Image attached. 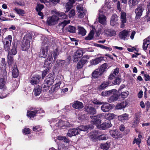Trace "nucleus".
Instances as JSON below:
<instances>
[{
	"instance_id": "13",
	"label": "nucleus",
	"mask_w": 150,
	"mask_h": 150,
	"mask_svg": "<svg viewBox=\"0 0 150 150\" xmlns=\"http://www.w3.org/2000/svg\"><path fill=\"white\" fill-rule=\"evenodd\" d=\"M109 133L111 136L115 139H118L122 137V135L116 129L110 130Z\"/></svg>"
},
{
	"instance_id": "47",
	"label": "nucleus",
	"mask_w": 150,
	"mask_h": 150,
	"mask_svg": "<svg viewBox=\"0 0 150 150\" xmlns=\"http://www.w3.org/2000/svg\"><path fill=\"white\" fill-rule=\"evenodd\" d=\"M5 83V79H0V88L5 90V87L4 86Z\"/></svg>"
},
{
	"instance_id": "60",
	"label": "nucleus",
	"mask_w": 150,
	"mask_h": 150,
	"mask_svg": "<svg viewBox=\"0 0 150 150\" xmlns=\"http://www.w3.org/2000/svg\"><path fill=\"white\" fill-rule=\"evenodd\" d=\"M58 148L59 150H67V148L62 144L58 145Z\"/></svg>"
},
{
	"instance_id": "53",
	"label": "nucleus",
	"mask_w": 150,
	"mask_h": 150,
	"mask_svg": "<svg viewBox=\"0 0 150 150\" xmlns=\"http://www.w3.org/2000/svg\"><path fill=\"white\" fill-rule=\"evenodd\" d=\"M72 6V4L69 2H68L66 4L65 7L66 9V13L69 11V10L71 8Z\"/></svg>"
},
{
	"instance_id": "48",
	"label": "nucleus",
	"mask_w": 150,
	"mask_h": 150,
	"mask_svg": "<svg viewBox=\"0 0 150 150\" xmlns=\"http://www.w3.org/2000/svg\"><path fill=\"white\" fill-rule=\"evenodd\" d=\"M108 67L107 64L105 63L102 64L100 67L98 69L103 73L104 72L106 71Z\"/></svg>"
},
{
	"instance_id": "16",
	"label": "nucleus",
	"mask_w": 150,
	"mask_h": 150,
	"mask_svg": "<svg viewBox=\"0 0 150 150\" xmlns=\"http://www.w3.org/2000/svg\"><path fill=\"white\" fill-rule=\"evenodd\" d=\"M79 133V130L76 128H73L69 129L67 134V136L69 137H71L72 136H76Z\"/></svg>"
},
{
	"instance_id": "56",
	"label": "nucleus",
	"mask_w": 150,
	"mask_h": 150,
	"mask_svg": "<svg viewBox=\"0 0 150 150\" xmlns=\"http://www.w3.org/2000/svg\"><path fill=\"white\" fill-rule=\"evenodd\" d=\"M121 81V80L118 77L115 79L114 82H113V83L114 85H119Z\"/></svg>"
},
{
	"instance_id": "44",
	"label": "nucleus",
	"mask_w": 150,
	"mask_h": 150,
	"mask_svg": "<svg viewBox=\"0 0 150 150\" xmlns=\"http://www.w3.org/2000/svg\"><path fill=\"white\" fill-rule=\"evenodd\" d=\"M66 30L71 33H74L75 32L76 28L73 26L69 25L66 28Z\"/></svg>"
},
{
	"instance_id": "61",
	"label": "nucleus",
	"mask_w": 150,
	"mask_h": 150,
	"mask_svg": "<svg viewBox=\"0 0 150 150\" xmlns=\"http://www.w3.org/2000/svg\"><path fill=\"white\" fill-rule=\"evenodd\" d=\"M75 15V11L74 9L71 10L69 13V16L70 18L74 17Z\"/></svg>"
},
{
	"instance_id": "2",
	"label": "nucleus",
	"mask_w": 150,
	"mask_h": 150,
	"mask_svg": "<svg viewBox=\"0 0 150 150\" xmlns=\"http://www.w3.org/2000/svg\"><path fill=\"white\" fill-rule=\"evenodd\" d=\"M53 14H56V16H52L51 17H49L47 18V23L49 25H54L57 23L58 21L59 20V17L62 19H66L67 16L64 13L58 12L56 11H52Z\"/></svg>"
},
{
	"instance_id": "63",
	"label": "nucleus",
	"mask_w": 150,
	"mask_h": 150,
	"mask_svg": "<svg viewBox=\"0 0 150 150\" xmlns=\"http://www.w3.org/2000/svg\"><path fill=\"white\" fill-rule=\"evenodd\" d=\"M41 130V128L39 126H36L33 127V130L34 131L39 132Z\"/></svg>"
},
{
	"instance_id": "49",
	"label": "nucleus",
	"mask_w": 150,
	"mask_h": 150,
	"mask_svg": "<svg viewBox=\"0 0 150 150\" xmlns=\"http://www.w3.org/2000/svg\"><path fill=\"white\" fill-rule=\"evenodd\" d=\"M135 117L134 119L133 122V127H135L138 124L139 121V117L136 115H135Z\"/></svg>"
},
{
	"instance_id": "28",
	"label": "nucleus",
	"mask_w": 150,
	"mask_h": 150,
	"mask_svg": "<svg viewBox=\"0 0 150 150\" xmlns=\"http://www.w3.org/2000/svg\"><path fill=\"white\" fill-rule=\"evenodd\" d=\"M112 3L111 2H108L106 0L105 1V6L102 8L101 9H103L102 10L103 11L105 12L107 11V9H109L112 8Z\"/></svg>"
},
{
	"instance_id": "19",
	"label": "nucleus",
	"mask_w": 150,
	"mask_h": 150,
	"mask_svg": "<svg viewBox=\"0 0 150 150\" xmlns=\"http://www.w3.org/2000/svg\"><path fill=\"white\" fill-rule=\"evenodd\" d=\"M41 77L38 75H36L32 77L30 79V82L33 85L37 84L40 81Z\"/></svg>"
},
{
	"instance_id": "11",
	"label": "nucleus",
	"mask_w": 150,
	"mask_h": 150,
	"mask_svg": "<svg viewBox=\"0 0 150 150\" xmlns=\"http://www.w3.org/2000/svg\"><path fill=\"white\" fill-rule=\"evenodd\" d=\"M115 91V92H113V94H111L110 95L112 96L108 99V101L110 103H111L117 100L118 99L119 96L118 92L117 91L114 89Z\"/></svg>"
},
{
	"instance_id": "26",
	"label": "nucleus",
	"mask_w": 150,
	"mask_h": 150,
	"mask_svg": "<svg viewBox=\"0 0 150 150\" xmlns=\"http://www.w3.org/2000/svg\"><path fill=\"white\" fill-rule=\"evenodd\" d=\"M129 115L128 114L125 113L118 116L119 120L122 122H124L129 120Z\"/></svg>"
},
{
	"instance_id": "32",
	"label": "nucleus",
	"mask_w": 150,
	"mask_h": 150,
	"mask_svg": "<svg viewBox=\"0 0 150 150\" xmlns=\"http://www.w3.org/2000/svg\"><path fill=\"white\" fill-rule=\"evenodd\" d=\"M42 89L41 86L38 85L35 87L33 91V93L35 96H38L40 95Z\"/></svg>"
},
{
	"instance_id": "10",
	"label": "nucleus",
	"mask_w": 150,
	"mask_h": 150,
	"mask_svg": "<svg viewBox=\"0 0 150 150\" xmlns=\"http://www.w3.org/2000/svg\"><path fill=\"white\" fill-rule=\"evenodd\" d=\"M54 77L52 74H49L45 80L44 83L46 84L48 86H49L54 83Z\"/></svg>"
},
{
	"instance_id": "23",
	"label": "nucleus",
	"mask_w": 150,
	"mask_h": 150,
	"mask_svg": "<svg viewBox=\"0 0 150 150\" xmlns=\"http://www.w3.org/2000/svg\"><path fill=\"white\" fill-rule=\"evenodd\" d=\"M58 55V54L57 49L56 50L54 51H52L48 55L47 60H48L50 62L52 60L53 57H54V60L55 61V59Z\"/></svg>"
},
{
	"instance_id": "50",
	"label": "nucleus",
	"mask_w": 150,
	"mask_h": 150,
	"mask_svg": "<svg viewBox=\"0 0 150 150\" xmlns=\"http://www.w3.org/2000/svg\"><path fill=\"white\" fill-rule=\"evenodd\" d=\"M76 9L77 12L81 11H85V9L83 6L82 4H78L76 7Z\"/></svg>"
},
{
	"instance_id": "33",
	"label": "nucleus",
	"mask_w": 150,
	"mask_h": 150,
	"mask_svg": "<svg viewBox=\"0 0 150 150\" xmlns=\"http://www.w3.org/2000/svg\"><path fill=\"white\" fill-rule=\"evenodd\" d=\"M61 83V82L59 81L53 85L51 88V91L53 92L57 91L59 89Z\"/></svg>"
},
{
	"instance_id": "57",
	"label": "nucleus",
	"mask_w": 150,
	"mask_h": 150,
	"mask_svg": "<svg viewBox=\"0 0 150 150\" xmlns=\"http://www.w3.org/2000/svg\"><path fill=\"white\" fill-rule=\"evenodd\" d=\"M99 47L101 48L102 49H105L106 50L109 51H111L112 50V48L104 46L103 45H99Z\"/></svg>"
},
{
	"instance_id": "45",
	"label": "nucleus",
	"mask_w": 150,
	"mask_h": 150,
	"mask_svg": "<svg viewBox=\"0 0 150 150\" xmlns=\"http://www.w3.org/2000/svg\"><path fill=\"white\" fill-rule=\"evenodd\" d=\"M109 137L107 134H99L98 140H106L108 139Z\"/></svg>"
},
{
	"instance_id": "54",
	"label": "nucleus",
	"mask_w": 150,
	"mask_h": 150,
	"mask_svg": "<svg viewBox=\"0 0 150 150\" xmlns=\"http://www.w3.org/2000/svg\"><path fill=\"white\" fill-rule=\"evenodd\" d=\"M129 93L128 91L122 92L121 94V97L123 99L126 98L129 95Z\"/></svg>"
},
{
	"instance_id": "1",
	"label": "nucleus",
	"mask_w": 150,
	"mask_h": 150,
	"mask_svg": "<svg viewBox=\"0 0 150 150\" xmlns=\"http://www.w3.org/2000/svg\"><path fill=\"white\" fill-rule=\"evenodd\" d=\"M102 116V114H100L95 116H91L90 117L92 119V123L96 125L98 128L102 129H105L111 127L112 125L110 121L100 124L101 121V117Z\"/></svg>"
},
{
	"instance_id": "39",
	"label": "nucleus",
	"mask_w": 150,
	"mask_h": 150,
	"mask_svg": "<svg viewBox=\"0 0 150 150\" xmlns=\"http://www.w3.org/2000/svg\"><path fill=\"white\" fill-rule=\"evenodd\" d=\"M115 91L112 89L109 91H104L101 93V95L103 96H109L111 95V94H113V92H115Z\"/></svg>"
},
{
	"instance_id": "25",
	"label": "nucleus",
	"mask_w": 150,
	"mask_h": 150,
	"mask_svg": "<svg viewBox=\"0 0 150 150\" xmlns=\"http://www.w3.org/2000/svg\"><path fill=\"white\" fill-rule=\"evenodd\" d=\"M126 13L124 11H122L121 13V21L122 24L121 25V27L122 28L125 26L124 23L126 21Z\"/></svg>"
},
{
	"instance_id": "41",
	"label": "nucleus",
	"mask_w": 150,
	"mask_h": 150,
	"mask_svg": "<svg viewBox=\"0 0 150 150\" xmlns=\"http://www.w3.org/2000/svg\"><path fill=\"white\" fill-rule=\"evenodd\" d=\"M78 28L79 30V34L82 35V36H84L86 34V31L83 27L80 26H78Z\"/></svg>"
},
{
	"instance_id": "40",
	"label": "nucleus",
	"mask_w": 150,
	"mask_h": 150,
	"mask_svg": "<svg viewBox=\"0 0 150 150\" xmlns=\"http://www.w3.org/2000/svg\"><path fill=\"white\" fill-rule=\"evenodd\" d=\"M109 83L107 82H104L98 87V89L99 90L104 89L108 86Z\"/></svg>"
},
{
	"instance_id": "38",
	"label": "nucleus",
	"mask_w": 150,
	"mask_h": 150,
	"mask_svg": "<svg viewBox=\"0 0 150 150\" xmlns=\"http://www.w3.org/2000/svg\"><path fill=\"white\" fill-rule=\"evenodd\" d=\"M110 145V144L109 142H107L105 143H101L100 145V147L103 150H106L108 149Z\"/></svg>"
},
{
	"instance_id": "42",
	"label": "nucleus",
	"mask_w": 150,
	"mask_h": 150,
	"mask_svg": "<svg viewBox=\"0 0 150 150\" xmlns=\"http://www.w3.org/2000/svg\"><path fill=\"white\" fill-rule=\"evenodd\" d=\"M139 0H129L128 4L130 8H132L133 6L137 4Z\"/></svg>"
},
{
	"instance_id": "15",
	"label": "nucleus",
	"mask_w": 150,
	"mask_h": 150,
	"mask_svg": "<svg viewBox=\"0 0 150 150\" xmlns=\"http://www.w3.org/2000/svg\"><path fill=\"white\" fill-rule=\"evenodd\" d=\"M118 20V17L117 15L115 14L113 15L112 16L110 19V25L113 26H117L119 25L117 22Z\"/></svg>"
},
{
	"instance_id": "8",
	"label": "nucleus",
	"mask_w": 150,
	"mask_h": 150,
	"mask_svg": "<svg viewBox=\"0 0 150 150\" xmlns=\"http://www.w3.org/2000/svg\"><path fill=\"white\" fill-rule=\"evenodd\" d=\"M144 9V6L143 5H139L138 6L135 10V13L136 15L135 18L136 19L139 18L142 15Z\"/></svg>"
},
{
	"instance_id": "58",
	"label": "nucleus",
	"mask_w": 150,
	"mask_h": 150,
	"mask_svg": "<svg viewBox=\"0 0 150 150\" xmlns=\"http://www.w3.org/2000/svg\"><path fill=\"white\" fill-rule=\"evenodd\" d=\"M141 139L139 138H135L133 142V144H134L136 143L137 144L139 145V144L141 142Z\"/></svg>"
},
{
	"instance_id": "34",
	"label": "nucleus",
	"mask_w": 150,
	"mask_h": 150,
	"mask_svg": "<svg viewBox=\"0 0 150 150\" xmlns=\"http://www.w3.org/2000/svg\"><path fill=\"white\" fill-rule=\"evenodd\" d=\"M101 109L104 112H107L109 111L110 109V104L106 103L101 107Z\"/></svg>"
},
{
	"instance_id": "6",
	"label": "nucleus",
	"mask_w": 150,
	"mask_h": 150,
	"mask_svg": "<svg viewBox=\"0 0 150 150\" xmlns=\"http://www.w3.org/2000/svg\"><path fill=\"white\" fill-rule=\"evenodd\" d=\"M90 57L88 55H84L78 62L77 65V68L78 69H81L83 65L88 62Z\"/></svg>"
},
{
	"instance_id": "29",
	"label": "nucleus",
	"mask_w": 150,
	"mask_h": 150,
	"mask_svg": "<svg viewBox=\"0 0 150 150\" xmlns=\"http://www.w3.org/2000/svg\"><path fill=\"white\" fill-rule=\"evenodd\" d=\"M103 73L98 69H96L92 73V76L95 78H97L101 76Z\"/></svg>"
},
{
	"instance_id": "51",
	"label": "nucleus",
	"mask_w": 150,
	"mask_h": 150,
	"mask_svg": "<svg viewBox=\"0 0 150 150\" xmlns=\"http://www.w3.org/2000/svg\"><path fill=\"white\" fill-rule=\"evenodd\" d=\"M12 75L14 78L17 77L18 75V70L17 68H14L12 71Z\"/></svg>"
},
{
	"instance_id": "7",
	"label": "nucleus",
	"mask_w": 150,
	"mask_h": 150,
	"mask_svg": "<svg viewBox=\"0 0 150 150\" xmlns=\"http://www.w3.org/2000/svg\"><path fill=\"white\" fill-rule=\"evenodd\" d=\"M103 9H100L99 10L98 21L101 24L105 25L106 24L107 20L106 17L103 14L105 11L102 10Z\"/></svg>"
},
{
	"instance_id": "36",
	"label": "nucleus",
	"mask_w": 150,
	"mask_h": 150,
	"mask_svg": "<svg viewBox=\"0 0 150 150\" xmlns=\"http://www.w3.org/2000/svg\"><path fill=\"white\" fill-rule=\"evenodd\" d=\"M116 115L113 113H106L104 117L106 119L109 120L114 119Z\"/></svg>"
},
{
	"instance_id": "27",
	"label": "nucleus",
	"mask_w": 150,
	"mask_h": 150,
	"mask_svg": "<svg viewBox=\"0 0 150 150\" xmlns=\"http://www.w3.org/2000/svg\"><path fill=\"white\" fill-rule=\"evenodd\" d=\"M128 103L126 100H125L121 103L117 104L115 108L117 109H121L125 108L128 104Z\"/></svg>"
},
{
	"instance_id": "30",
	"label": "nucleus",
	"mask_w": 150,
	"mask_h": 150,
	"mask_svg": "<svg viewBox=\"0 0 150 150\" xmlns=\"http://www.w3.org/2000/svg\"><path fill=\"white\" fill-rule=\"evenodd\" d=\"M72 106L73 108L76 109H80L83 108V105L81 102L76 101L74 103Z\"/></svg>"
},
{
	"instance_id": "4",
	"label": "nucleus",
	"mask_w": 150,
	"mask_h": 150,
	"mask_svg": "<svg viewBox=\"0 0 150 150\" xmlns=\"http://www.w3.org/2000/svg\"><path fill=\"white\" fill-rule=\"evenodd\" d=\"M31 38L30 36H25L23 38L21 44L22 50L25 51L28 50L30 47V40Z\"/></svg>"
},
{
	"instance_id": "59",
	"label": "nucleus",
	"mask_w": 150,
	"mask_h": 150,
	"mask_svg": "<svg viewBox=\"0 0 150 150\" xmlns=\"http://www.w3.org/2000/svg\"><path fill=\"white\" fill-rule=\"evenodd\" d=\"M1 63L3 64V66H4V67H2V68H3L5 70L6 69V62L5 61V59L4 58H1Z\"/></svg>"
},
{
	"instance_id": "22",
	"label": "nucleus",
	"mask_w": 150,
	"mask_h": 150,
	"mask_svg": "<svg viewBox=\"0 0 150 150\" xmlns=\"http://www.w3.org/2000/svg\"><path fill=\"white\" fill-rule=\"evenodd\" d=\"M84 109L86 111L90 114H94L96 113V109L88 105H86Z\"/></svg>"
},
{
	"instance_id": "35",
	"label": "nucleus",
	"mask_w": 150,
	"mask_h": 150,
	"mask_svg": "<svg viewBox=\"0 0 150 150\" xmlns=\"http://www.w3.org/2000/svg\"><path fill=\"white\" fill-rule=\"evenodd\" d=\"M8 63L9 67H12L14 64V59L11 55H8Z\"/></svg>"
},
{
	"instance_id": "31",
	"label": "nucleus",
	"mask_w": 150,
	"mask_h": 150,
	"mask_svg": "<svg viewBox=\"0 0 150 150\" xmlns=\"http://www.w3.org/2000/svg\"><path fill=\"white\" fill-rule=\"evenodd\" d=\"M104 33L109 36H114L116 34L115 31L111 29H107L104 31Z\"/></svg>"
},
{
	"instance_id": "20",
	"label": "nucleus",
	"mask_w": 150,
	"mask_h": 150,
	"mask_svg": "<svg viewBox=\"0 0 150 150\" xmlns=\"http://www.w3.org/2000/svg\"><path fill=\"white\" fill-rule=\"evenodd\" d=\"M48 50V46L47 45H46V46L44 47H42L41 48V50L40 52V57L45 58L47 55V52Z\"/></svg>"
},
{
	"instance_id": "12",
	"label": "nucleus",
	"mask_w": 150,
	"mask_h": 150,
	"mask_svg": "<svg viewBox=\"0 0 150 150\" xmlns=\"http://www.w3.org/2000/svg\"><path fill=\"white\" fill-rule=\"evenodd\" d=\"M70 20H64L59 23L57 27L58 31L61 33H62L63 31L64 28L67 24L70 23Z\"/></svg>"
},
{
	"instance_id": "24",
	"label": "nucleus",
	"mask_w": 150,
	"mask_h": 150,
	"mask_svg": "<svg viewBox=\"0 0 150 150\" xmlns=\"http://www.w3.org/2000/svg\"><path fill=\"white\" fill-rule=\"evenodd\" d=\"M104 57H100L96 58L95 59H93L90 61V64L92 65H95L98 64L100 62L104 60Z\"/></svg>"
},
{
	"instance_id": "62",
	"label": "nucleus",
	"mask_w": 150,
	"mask_h": 150,
	"mask_svg": "<svg viewBox=\"0 0 150 150\" xmlns=\"http://www.w3.org/2000/svg\"><path fill=\"white\" fill-rule=\"evenodd\" d=\"M84 11H81L78 12V15L79 18H82L83 17V14Z\"/></svg>"
},
{
	"instance_id": "9",
	"label": "nucleus",
	"mask_w": 150,
	"mask_h": 150,
	"mask_svg": "<svg viewBox=\"0 0 150 150\" xmlns=\"http://www.w3.org/2000/svg\"><path fill=\"white\" fill-rule=\"evenodd\" d=\"M17 43L15 42H13L10 49L8 51V55H15L17 53Z\"/></svg>"
},
{
	"instance_id": "17",
	"label": "nucleus",
	"mask_w": 150,
	"mask_h": 150,
	"mask_svg": "<svg viewBox=\"0 0 150 150\" xmlns=\"http://www.w3.org/2000/svg\"><path fill=\"white\" fill-rule=\"evenodd\" d=\"M56 129L63 128L65 126L69 127V123L67 122H64L62 120H59L55 126Z\"/></svg>"
},
{
	"instance_id": "14",
	"label": "nucleus",
	"mask_w": 150,
	"mask_h": 150,
	"mask_svg": "<svg viewBox=\"0 0 150 150\" xmlns=\"http://www.w3.org/2000/svg\"><path fill=\"white\" fill-rule=\"evenodd\" d=\"M119 37L124 40H127L129 37V31L126 30H124L120 32L119 33Z\"/></svg>"
},
{
	"instance_id": "46",
	"label": "nucleus",
	"mask_w": 150,
	"mask_h": 150,
	"mask_svg": "<svg viewBox=\"0 0 150 150\" xmlns=\"http://www.w3.org/2000/svg\"><path fill=\"white\" fill-rule=\"evenodd\" d=\"M94 33V30H91L88 34V36L86 37L85 40H91L93 38Z\"/></svg>"
},
{
	"instance_id": "52",
	"label": "nucleus",
	"mask_w": 150,
	"mask_h": 150,
	"mask_svg": "<svg viewBox=\"0 0 150 150\" xmlns=\"http://www.w3.org/2000/svg\"><path fill=\"white\" fill-rule=\"evenodd\" d=\"M79 130V132L81 131H85L88 129V127L86 126H81L77 128Z\"/></svg>"
},
{
	"instance_id": "55",
	"label": "nucleus",
	"mask_w": 150,
	"mask_h": 150,
	"mask_svg": "<svg viewBox=\"0 0 150 150\" xmlns=\"http://www.w3.org/2000/svg\"><path fill=\"white\" fill-rule=\"evenodd\" d=\"M44 5L40 4H38L36 10L37 11H40L44 8Z\"/></svg>"
},
{
	"instance_id": "5",
	"label": "nucleus",
	"mask_w": 150,
	"mask_h": 150,
	"mask_svg": "<svg viewBox=\"0 0 150 150\" xmlns=\"http://www.w3.org/2000/svg\"><path fill=\"white\" fill-rule=\"evenodd\" d=\"M12 38L11 35L7 36L3 41L4 49L5 51H8L10 49L12 42Z\"/></svg>"
},
{
	"instance_id": "37",
	"label": "nucleus",
	"mask_w": 150,
	"mask_h": 150,
	"mask_svg": "<svg viewBox=\"0 0 150 150\" xmlns=\"http://www.w3.org/2000/svg\"><path fill=\"white\" fill-rule=\"evenodd\" d=\"M56 63L58 65V67H61L62 68L66 67V63L64 60H57Z\"/></svg>"
},
{
	"instance_id": "64",
	"label": "nucleus",
	"mask_w": 150,
	"mask_h": 150,
	"mask_svg": "<svg viewBox=\"0 0 150 150\" xmlns=\"http://www.w3.org/2000/svg\"><path fill=\"white\" fill-rule=\"evenodd\" d=\"M48 71L49 69H47L42 72V79H44L46 75L49 72Z\"/></svg>"
},
{
	"instance_id": "21",
	"label": "nucleus",
	"mask_w": 150,
	"mask_h": 150,
	"mask_svg": "<svg viewBox=\"0 0 150 150\" xmlns=\"http://www.w3.org/2000/svg\"><path fill=\"white\" fill-rule=\"evenodd\" d=\"M99 135L98 132L95 131L91 132L90 137L92 141L95 142L98 139Z\"/></svg>"
},
{
	"instance_id": "3",
	"label": "nucleus",
	"mask_w": 150,
	"mask_h": 150,
	"mask_svg": "<svg viewBox=\"0 0 150 150\" xmlns=\"http://www.w3.org/2000/svg\"><path fill=\"white\" fill-rule=\"evenodd\" d=\"M86 51H92L90 50L89 48L82 49L80 48L78 49L74 52L73 57V61L74 62H77L79 58L82 56L83 54L85 53Z\"/></svg>"
},
{
	"instance_id": "18",
	"label": "nucleus",
	"mask_w": 150,
	"mask_h": 150,
	"mask_svg": "<svg viewBox=\"0 0 150 150\" xmlns=\"http://www.w3.org/2000/svg\"><path fill=\"white\" fill-rule=\"evenodd\" d=\"M44 111L40 109L39 110H35L34 111H28L27 112V115L30 118L34 117L35 116L36 113H38V112H44Z\"/></svg>"
},
{
	"instance_id": "43",
	"label": "nucleus",
	"mask_w": 150,
	"mask_h": 150,
	"mask_svg": "<svg viewBox=\"0 0 150 150\" xmlns=\"http://www.w3.org/2000/svg\"><path fill=\"white\" fill-rule=\"evenodd\" d=\"M14 10L17 14L22 16H23L24 14L25 13L24 10L20 8H15Z\"/></svg>"
}]
</instances>
